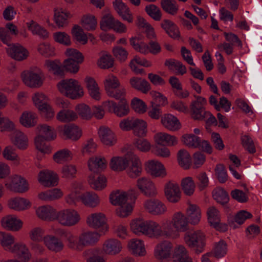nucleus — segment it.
I'll use <instances>...</instances> for the list:
<instances>
[{"instance_id":"29","label":"nucleus","mask_w":262,"mask_h":262,"mask_svg":"<svg viewBox=\"0 0 262 262\" xmlns=\"http://www.w3.org/2000/svg\"><path fill=\"white\" fill-rule=\"evenodd\" d=\"M208 222L211 226L217 230L225 231L227 226L220 223V214L219 210L214 206L210 207L207 212Z\"/></svg>"},{"instance_id":"53","label":"nucleus","mask_w":262,"mask_h":262,"mask_svg":"<svg viewBox=\"0 0 262 262\" xmlns=\"http://www.w3.org/2000/svg\"><path fill=\"white\" fill-rule=\"evenodd\" d=\"M27 26L28 29L34 35H37L44 38H47L49 36L48 31L33 20L27 22Z\"/></svg>"},{"instance_id":"49","label":"nucleus","mask_w":262,"mask_h":262,"mask_svg":"<svg viewBox=\"0 0 262 262\" xmlns=\"http://www.w3.org/2000/svg\"><path fill=\"white\" fill-rule=\"evenodd\" d=\"M165 65L170 70L174 71L177 75H183L187 72L186 67L181 61L173 59L166 60Z\"/></svg>"},{"instance_id":"46","label":"nucleus","mask_w":262,"mask_h":262,"mask_svg":"<svg viewBox=\"0 0 262 262\" xmlns=\"http://www.w3.org/2000/svg\"><path fill=\"white\" fill-rule=\"evenodd\" d=\"M173 262H193L186 248L181 245L176 247L172 254Z\"/></svg>"},{"instance_id":"28","label":"nucleus","mask_w":262,"mask_h":262,"mask_svg":"<svg viewBox=\"0 0 262 262\" xmlns=\"http://www.w3.org/2000/svg\"><path fill=\"white\" fill-rule=\"evenodd\" d=\"M10 138L12 143L18 149L24 150L28 147V137L20 130H14L10 135Z\"/></svg>"},{"instance_id":"5","label":"nucleus","mask_w":262,"mask_h":262,"mask_svg":"<svg viewBox=\"0 0 262 262\" xmlns=\"http://www.w3.org/2000/svg\"><path fill=\"white\" fill-rule=\"evenodd\" d=\"M100 235L96 231H85L78 236L74 234L71 250L80 252L85 247L95 245L99 240Z\"/></svg>"},{"instance_id":"50","label":"nucleus","mask_w":262,"mask_h":262,"mask_svg":"<svg viewBox=\"0 0 262 262\" xmlns=\"http://www.w3.org/2000/svg\"><path fill=\"white\" fill-rule=\"evenodd\" d=\"M73 157L71 151L67 148H63L56 152L53 155L54 161L58 164H61L71 161Z\"/></svg>"},{"instance_id":"60","label":"nucleus","mask_w":262,"mask_h":262,"mask_svg":"<svg viewBox=\"0 0 262 262\" xmlns=\"http://www.w3.org/2000/svg\"><path fill=\"white\" fill-rule=\"evenodd\" d=\"M76 166L72 164L64 165L61 169V177L68 180L74 178L76 177Z\"/></svg>"},{"instance_id":"11","label":"nucleus","mask_w":262,"mask_h":262,"mask_svg":"<svg viewBox=\"0 0 262 262\" xmlns=\"http://www.w3.org/2000/svg\"><path fill=\"white\" fill-rule=\"evenodd\" d=\"M106 217L105 215L100 212H96L90 214L86 219L87 225L94 229L102 228V231L104 233L107 230L106 225Z\"/></svg>"},{"instance_id":"36","label":"nucleus","mask_w":262,"mask_h":262,"mask_svg":"<svg viewBox=\"0 0 262 262\" xmlns=\"http://www.w3.org/2000/svg\"><path fill=\"white\" fill-rule=\"evenodd\" d=\"M115 10L122 18L128 23H132L133 20L132 14L128 7L122 2L121 0H115L113 2Z\"/></svg>"},{"instance_id":"42","label":"nucleus","mask_w":262,"mask_h":262,"mask_svg":"<svg viewBox=\"0 0 262 262\" xmlns=\"http://www.w3.org/2000/svg\"><path fill=\"white\" fill-rule=\"evenodd\" d=\"M161 28L171 38H178L180 31L177 26L169 19H164L161 23Z\"/></svg>"},{"instance_id":"10","label":"nucleus","mask_w":262,"mask_h":262,"mask_svg":"<svg viewBox=\"0 0 262 262\" xmlns=\"http://www.w3.org/2000/svg\"><path fill=\"white\" fill-rule=\"evenodd\" d=\"M103 105L109 112L119 117L127 116L129 113V105L126 100H121L118 103L108 100L104 102Z\"/></svg>"},{"instance_id":"32","label":"nucleus","mask_w":262,"mask_h":262,"mask_svg":"<svg viewBox=\"0 0 262 262\" xmlns=\"http://www.w3.org/2000/svg\"><path fill=\"white\" fill-rule=\"evenodd\" d=\"M98 134L101 141L105 145L113 146L116 142V138L113 131L107 127H100Z\"/></svg>"},{"instance_id":"64","label":"nucleus","mask_w":262,"mask_h":262,"mask_svg":"<svg viewBox=\"0 0 262 262\" xmlns=\"http://www.w3.org/2000/svg\"><path fill=\"white\" fill-rule=\"evenodd\" d=\"M54 40L61 45L69 46L71 45V39L70 35L65 32H56L53 33Z\"/></svg>"},{"instance_id":"15","label":"nucleus","mask_w":262,"mask_h":262,"mask_svg":"<svg viewBox=\"0 0 262 262\" xmlns=\"http://www.w3.org/2000/svg\"><path fill=\"white\" fill-rule=\"evenodd\" d=\"M1 224L4 229L12 232L20 230L24 224L23 222L14 214H8L2 217Z\"/></svg>"},{"instance_id":"12","label":"nucleus","mask_w":262,"mask_h":262,"mask_svg":"<svg viewBox=\"0 0 262 262\" xmlns=\"http://www.w3.org/2000/svg\"><path fill=\"white\" fill-rule=\"evenodd\" d=\"M174 251L172 243L169 241L164 240L155 246L154 256L159 260L167 259L171 257Z\"/></svg>"},{"instance_id":"39","label":"nucleus","mask_w":262,"mask_h":262,"mask_svg":"<svg viewBox=\"0 0 262 262\" xmlns=\"http://www.w3.org/2000/svg\"><path fill=\"white\" fill-rule=\"evenodd\" d=\"M161 123L169 130L175 131L180 128L178 119L172 115L166 114L161 118Z\"/></svg>"},{"instance_id":"26","label":"nucleus","mask_w":262,"mask_h":262,"mask_svg":"<svg viewBox=\"0 0 262 262\" xmlns=\"http://www.w3.org/2000/svg\"><path fill=\"white\" fill-rule=\"evenodd\" d=\"M58 130L62 132L66 137L72 141L79 140L82 136V129L74 124L65 125L58 127Z\"/></svg>"},{"instance_id":"19","label":"nucleus","mask_w":262,"mask_h":262,"mask_svg":"<svg viewBox=\"0 0 262 262\" xmlns=\"http://www.w3.org/2000/svg\"><path fill=\"white\" fill-rule=\"evenodd\" d=\"M137 186L147 196H154L157 193L154 183L146 177L138 179L137 181Z\"/></svg>"},{"instance_id":"24","label":"nucleus","mask_w":262,"mask_h":262,"mask_svg":"<svg viewBox=\"0 0 262 262\" xmlns=\"http://www.w3.org/2000/svg\"><path fill=\"white\" fill-rule=\"evenodd\" d=\"M122 249L121 242L116 238H110L106 240L102 245L103 252L107 255H116Z\"/></svg>"},{"instance_id":"33","label":"nucleus","mask_w":262,"mask_h":262,"mask_svg":"<svg viewBox=\"0 0 262 262\" xmlns=\"http://www.w3.org/2000/svg\"><path fill=\"white\" fill-rule=\"evenodd\" d=\"M128 247L129 251L135 255L143 256L146 253L144 243L142 239H131L128 242Z\"/></svg>"},{"instance_id":"61","label":"nucleus","mask_w":262,"mask_h":262,"mask_svg":"<svg viewBox=\"0 0 262 262\" xmlns=\"http://www.w3.org/2000/svg\"><path fill=\"white\" fill-rule=\"evenodd\" d=\"M213 199L218 203L225 204L229 201V196L227 192L222 188H216L212 191Z\"/></svg>"},{"instance_id":"37","label":"nucleus","mask_w":262,"mask_h":262,"mask_svg":"<svg viewBox=\"0 0 262 262\" xmlns=\"http://www.w3.org/2000/svg\"><path fill=\"white\" fill-rule=\"evenodd\" d=\"M72 17V14L68 11L58 9L54 10V20L58 28L67 26L68 24V19Z\"/></svg>"},{"instance_id":"44","label":"nucleus","mask_w":262,"mask_h":262,"mask_svg":"<svg viewBox=\"0 0 262 262\" xmlns=\"http://www.w3.org/2000/svg\"><path fill=\"white\" fill-rule=\"evenodd\" d=\"M129 83L134 89L146 93L150 89V84L144 79L138 77H133L130 79Z\"/></svg>"},{"instance_id":"21","label":"nucleus","mask_w":262,"mask_h":262,"mask_svg":"<svg viewBox=\"0 0 262 262\" xmlns=\"http://www.w3.org/2000/svg\"><path fill=\"white\" fill-rule=\"evenodd\" d=\"M39 182L45 187L57 185L58 177L56 173L49 170L40 171L38 175Z\"/></svg>"},{"instance_id":"30","label":"nucleus","mask_w":262,"mask_h":262,"mask_svg":"<svg viewBox=\"0 0 262 262\" xmlns=\"http://www.w3.org/2000/svg\"><path fill=\"white\" fill-rule=\"evenodd\" d=\"M154 139L155 142L160 145L174 146L178 143V139L176 136L164 132L156 133Z\"/></svg>"},{"instance_id":"8","label":"nucleus","mask_w":262,"mask_h":262,"mask_svg":"<svg viewBox=\"0 0 262 262\" xmlns=\"http://www.w3.org/2000/svg\"><path fill=\"white\" fill-rule=\"evenodd\" d=\"M184 241L196 253H200L203 251L205 245V236L200 230L186 232Z\"/></svg>"},{"instance_id":"58","label":"nucleus","mask_w":262,"mask_h":262,"mask_svg":"<svg viewBox=\"0 0 262 262\" xmlns=\"http://www.w3.org/2000/svg\"><path fill=\"white\" fill-rule=\"evenodd\" d=\"M178 161L179 165L185 169L189 168L191 159L189 154L185 149H181L178 153Z\"/></svg>"},{"instance_id":"55","label":"nucleus","mask_w":262,"mask_h":262,"mask_svg":"<svg viewBox=\"0 0 262 262\" xmlns=\"http://www.w3.org/2000/svg\"><path fill=\"white\" fill-rule=\"evenodd\" d=\"M78 116L77 113L71 110H62L56 116L57 119L62 122H68L75 120Z\"/></svg>"},{"instance_id":"31","label":"nucleus","mask_w":262,"mask_h":262,"mask_svg":"<svg viewBox=\"0 0 262 262\" xmlns=\"http://www.w3.org/2000/svg\"><path fill=\"white\" fill-rule=\"evenodd\" d=\"M31 206V202L28 199L24 198L16 197L12 198L8 202L9 207L17 211L27 210Z\"/></svg>"},{"instance_id":"18","label":"nucleus","mask_w":262,"mask_h":262,"mask_svg":"<svg viewBox=\"0 0 262 262\" xmlns=\"http://www.w3.org/2000/svg\"><path fill=\"white\" fill-rule=\"evenodd\" d=\"M6 51L10 57L18 61L25 60L29 55L28 50L19 43L9 45Z\"/></svg>"},{"instance_id":"56","label":"nucleus","mask_w":262,"mask_h":262,"mask_svg":"<svg viewBox=\"0 0 262 262\" xmlns=\"http://www.w3.org/2000/svg\"><path fill=\"white\" fill-rule=\"evenodd\" d=\"M103 83L106 93L115 88H119L120 85L118 78L112 74H110L105 77Z\"/></svg>"},{"instance_id":"52","label":"nucleus","mask_w":262,"mask_h":262,"mask_svg":"<svg viewBox=\"0 0 262 262\" xmlns=\"http://www.w3.org/2000/svg\"><path fill=\"white\" fill-rule=\"evenodd\" d=\"M114 63V59L111 55L105 52L101 53V55L97 62V66L102 69H108L113 67Z\"/></svg>"},{"instance_id":"3","label":"nucleus","mask_w":262,"mask_h":262,"mask_svg":"<svg viewBox=\"0 0 262 262\" xmlns=\"http://www.w3.org/2000/svg\"><path fill=\"white\" fill-rule=\"evenodd\" d=\"M57 86L62 95L71 99H79L84 95L83 87L78 80L74 79L62 80L58 83Z\"/></svg>"},{"instance_id":"6","label":"nucleus","mask_w":262,"mask_h":262,"mask_svg":"<svg viewBox=\"0 0 262 262\" xmlns=\"http://www.w3.org/2000/svg\"><path fill=\"white\" fill-rule=\"evenodd\" d=\"M24 83L30 88H38L42 86L44 75L40 69L34 67L26 70L20 74Z\"/></svg>"},{"instance_id":"40","label":"nucleus","mask_w":262,"mask_h":262,"mask_svg":"<svg viewBox=\"0 0 262 262\" xmlns=\"http://www.w3.org/2000/svg\"><path fill=\"white\" fill-rule=\"evenodd\" d=\"M187 216L189 223L193 225H197L201 217V210L196 205L189 204L186 209Z\"/></svg>"},{"instance_id":"7","label":"nucleus","mask_w":262,"mask_h":262,"mask_svg":"<svg viewBox=\"0 0 262 262\" xmlns=\"http://www.w3.org/2000/svg\"><path fill=\"white\" fill-rule=\"evenodd\" d=\"M55 221L64 227H73L80 222V215L77 210L73 208H64L57 211Z\"/></svg>"},{"instance_id":"17","label":"nucleus","mask_w":262,"mask_h":262,"mask_svg":"<svg viewBox=\"0 0 262 262\" xmlns=\"http://www.w3.org/2000/svg\"><path fill=\"white\" fill-rule=\"evenodd\" d=\"M145 210L154 215H160L167 210L165 205L158 199H148L143 204Z\"/></svg>"},{"instance_id":"57","label":"nucleus","mask_w":262,"mask_h":262,"mask_svg":"<svg viewBox=\"0 0 262 262\" xmlns=\"http://www.w3.org/2000/svg\"><path fill=\"white\" fill-rule=\"evenodd\" d=\"M161 5L164 11L172 15H176L179 10V6L175 0H161Z\"/></svg>"},{"instance_id":"34","label":"nucleus","mask_w":262,"mask_h":262,"mask_svg":"<svg viewBox=\"0 0 262 262\" xmlns=\"http://www.w3.org/2000/svg\"><path fill=\"white\" fill-rule=\"evenodd\" d=\"M83 188V186L80 183L74 182L71 186V192L66 197V202L70 205H74L77 202L80 200V192Z\"/></svg>"},{"instance_id":"25","label":"nucleus","mask_w":262,"mask_h":262,"mask_svg":"<svg viewBox=\"0 0 262 262\" xmlns=\"http://www.w3.org/2000/svg\"><path fill=\"white\" fill-rule=\"evenodd\" d=\"M57 210L50 205L38 207L35 211L37 216L45 221H55Z\"/></svg>"},{"instance_id":"2","label":"nucleus","mask_w":262,"mask_h":262,"mask_svg":"<svg viewBox=\"0 0 262 262\" xmlns=\"http://www.w3.org/2000/svg\"><path fill=\"white\" fill-rule=\"evenodd\" d=\"M131 231L138 236L145 235L151 238L162 237L160 224L151 220L142 219L133 220L130 223Z\"/></svg>"},{"instance_id":"59","label":"nucleus","mask_w":262,"mask_h":262,"mask_svg":"<svg viewBox=\"0 0 262 262\" xmlns=\"http://www.w3.org/2000/svg\"><path fill=\"white\" fill-rule=\"evenodd\" d=\"M3 156L8 160L14 161L17 165L19 164L20 158L16 152V149L12 145H8L4 148Z\"/></svg>"},{"instance_id":"4","label":"nucleus","mask_w":262,"mask_h":262,"mask_svg":"<svg viewBox=\"0 0 262 262\" xmlns=\"http://www.w3.org/2000/svg\"><path fill=\"white\" fill-rule=\"evenodd\" d=\"M110 201L112 205L119 206L116 213L120 217H126L133 211V204L128 202L126 191L117 190L112 192L110 195Z\"/></svg>"},{"instance_id":"63","label":"nucleus","mask_w":262,"mask_h":262,"mask_svg":"<svg viewBox=\"0 0 262 262\" xmlns=\"http://www.w3.org/2000/svg\"><path fill=\"white\" fill-rule=\"evenodd\" d=\"M130 45L134 49L141 53L146 54L149 53V46L136 37H132L130 39Z\"/></svg>"},{"instance_id":"54","label":"nucleus","mask_w":262,"mask_h":262,"mask_svg":"<svg viewBox=\"0 0 262 262\" xmlns=\"http://www.w3.org/2000/svg\"><path fill=\"white\" fill-rule=\"evenodd\" d=\"M133 130L135 135L137 136H143L146 134L147 127L146 122L140 119L133 118L132 124Z\"/></svg>"},{"instance_id":"62","label":"nucleus","mask_w":262,"mask_h":262,"mask_svg":"<svg viewBox=\"0 0 262 262\" xmlns=\"http://www.w3.org/2000/svg\"><path fill=\"white\" fill-rule=\"evenodd\" d=\"M73 37L79 42L85 45L88 42V36L84 33L83 29L79 26L75 25L72 30Z\"/></svg>"},{"instance_id":"35","label":"nucleus","mask_w":262,"mask_h":262,"mask_svg":"<svg viewBox=\"0 0 262 262\" xmlns=\"http://www.w3.org/2000/svg\"><path fill=\"white\" fill-rule=\"evenodd\" d=\"M88 165L91 171L98 172L106 168L107 161L102 157H92L88 160Z\"/></svg>"},{"instance_id":"38","label":"nucleus","mask_w":262,"mask_h":262,"mask_svg":"<svg viewBox=\"0 0 262 262\" xmlns=\"http://www.w3.org/2000/svg\"><path fill=\"white\" fill-rule=\"evenodd\" d=\"M88 182L91 187L97 191L103 190L107 185L106 178L103 175L91 174L89 177Z\"/></svg>"},{"instance_id":"45","label":"nucleus","mask_w":262,"mask_h":262,"mask_svg":"<svg viewBox=\"0 0 262 262\" xmlns=\"http://www.w3.org/2000/svg\"><path fill=\"white\" fill-rule=\"evenodd\" d=\"M37 115L29 111L24 112L19 118L20 123L24 127H31L35 126L37 123Z\"/></svg>"},{"instance_id":"22","label":"nucleus","mask_w":262,"mask_h":262,"mask_svg":"<svg viewBox=\"0 0 262 262\" xmlns=\"http://www.w3.org/2000/svg\"><path fill=\"white\" fill-rule=\"evenodd\" d=\"M164 192L167 200L173 203L178 202L181 198V192L179 185L169 182L165 186Z\"/></svg>"},{"instance_id":"43","label":"nucleus","mask_w":262,"mask_h":262,"mask_svg":"<svg viewBox=\"0 0 262 262\" xmlns=\"http://www.w3.org/2000/svg\"><path fill=\"white\" fill-rule=\"evenodd\" d=\"M80 200L86 206L90 207H95L100 203V199L98 195L93 192H86L80 196Z\"/></svg>"},{"instance_id":"9","label":"nucleus","mask_w":262,"mask_h":262,"mask_svg":"<svg viewBox=\"0 0 262 262\" xmlns=\"http://www.w3.org/2000/svg\"><path fill=\"white\" fill-rule=\"evenodd\" d=\"M5 186L9 190L17 193L26 192L30 188L26 179L18 174L12 176L6 182Z\"/></svg>"},{"instance_id":"23","label":"nucleus","mask_w":262,"mask_h":262,"mask_svg":"<svg viewBox=\"0 0 262 262\" xmlns=\"http://www.w3.org/2000/svg\"><path fill=\"white\" fill-rule=\"evenodd\" d=\"M43 243L48 250L55 253L61 252L64 247L63 242L53 235H46L45 236Z\"/></svg>"},{"instance_id":"41","label":"nucleus","mask_w":262,"mask_h":262,"mask_svg":"<svg viewBox=\"0 0 262 262\" xmlns=\"http://www.w3.org/2000/svg\"><path fill=\"white\" fill-rule=\"evenodd\" d=\"M15 237L9 233L0 231V245L6 251L10 252L16 244Z\"/></svg>"},{"instance_id":"48","label":"nucleus","mask_w":262,"mask_h":262,"mask_svg":"<svg viewBox=\"0 0 262 262\" xmlns=\"http://www.w3.org/2000/svg\"><path fill=\"white\" fill-rule=\"evenodd\" d=\"M44 67L48 71L55 75L62 76L64 74V70L61 67V64L58 60H46Z\"/></svg>"},{"instance_id":"14","label":"nucleus","mask_w":262,"mask_h":262,"mask_svg":"<svg viewBox=\"0 0 262 262\" xmlns=\"http://www.w3.org/2000/svg\"><path fill=\"white\" fill-rule=\"evenodd\" d=\"M128 166L126 169L127 174L131 178H136L141 176L142 171V163L139 157L134 152L128 156Z\"/></svg>"},{"instance_id":"1","label":"nucleus","mask_w":262,"mask_h":262,"mask_svg":"<svg viewBox=\"0 0 262 262\" xmlns=\"http://www.w3.org/2000/svg\"><path fill=\"white\" fill-rule=\"evenodd\" d=\"M160 226L162 237L174 239L180 237V233L189 229V222L185 213L178 211L172 214L170 219L163 220Z\"/></svg>"},{"instance_id":"27","label":"nucleus","mask_w":262,"mask_h":262,"mask_svg":"<svg viewBox=\"0 0 262 262\" xmlns=\"http://www.w3.org/2000/svg\"><path fill=\"white\" fill-rule=\"evenodd\" d=\"M147 172L155 177H164L166 175L164 165L157 160H150L146 164Z\"/></svg>"},{"instance_id":"16","label":"nucleus","mask_w":262,"mask_h":262,"mask_svg":"<svg viewBox=\"0 0 262 262\" xmlns=\"http://www.w3.org/2000/svg\"><path fill=\"white\" fill-rule=\"evenodd\" d=\"M10 253L13 254L21 262H28L32 257V254L27 246L24 242H17Z\"/></svg>"},{"instance_id":"51","label":"nucleus","mask_w":262,"mask_h":262,"mask_svg":"<svg viewBox=\"0 0 262 262\" xmlns=\"http://www.w3.org/2000/svg\"><path fill=\"white\" fill-rule=\"evenodd\" d=\"M228 251L227 244L223 240H220L219 242L215 243L212 250V255L215 258H221L224 257Z\"/></svg>"},{"instance_id":"20","label":"nucleus","mask_w":262,"mask_h":262,"mask_svg":"<svg viewBox=\"0 0 262 262\" xmlns=\"http://www.w3.org/2000/svg\"><path fill=\"white\" fill-rule=\"evenodd\" d=\"M132 151L127 152L124 156H114L110 161V168L116 172L122 171L126 169L129 164L128 155L132 154Z\"/></svg>"},{"instance_id":"13","label":"nucleus","mask_w":262,"mask_h":262,"mask_svg":"<svg viewBox=\"0 0 262 262\" xmlns=\"http://www.w3.org/2000/svg\"><path fill=\"white\" fill-rule=\"evenodd\" d=\"M195 100L193 101L190 104L191 116L194 120H202L205 118V105L207 104V100L201 96H194Z\"/></svg>"},{"instance_id":"47","label":"nucleus","mask_w":262,"mask_h":262,"mask_svg":"<svg viewBox=\"0 0 262 262\" xmlns=\"http://www.w3.org/2000/svg\"><path fill=\"white\" fill-rule=\"evenodd\" d=\"M38 135L42 136L48 141L54 140L56 138V134L53 127L47 124H41L37 127Z\"/></svg>"}]
</instances>
